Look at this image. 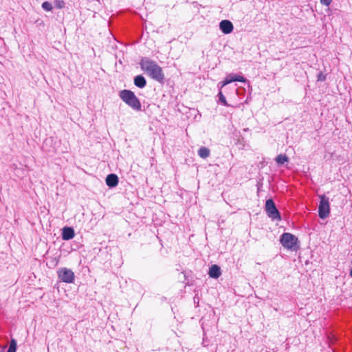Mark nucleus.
Wrapping results in <instances>:
<instances>
[{
	"label": "nucleus",
	"instance_id": "nucleus-1",
	"mask_svg": "<svg viewBox=\"0 0 352 352\" xmlns=\"http://www.w3.org/2000/svg\"><path fill=\"white\" fill-rule=\"evenodd\" d=\"M141 69L152 79L162 82L164 79V74L162 67L157 63L148 58H143L140 62Z\"/></svg>",
	"mask_w": 352,
	"mask_h": 352
},
{
	"label": "nucleus",
	"instance_id": "nucleus-2",
	"mask_svg": "<svg viewBox=\"0 0 352 352\" xmlns=\"http://www.w3.org/2000/svg\"><path fill=\"white\" fill-rule=\"evenodd\" d=\"M119 96L123 102L133 110L141 111L142 104L140 101L132 91L124 89L120 91Z\"/></svg>",
	"mask_w": 352,
	"mask_h": 352
},
{
	"label": "nucleus",
	"instance_id": "nucleus-3",
	"mask_svg": "<svg viewBox=\"0 0 352 352\" xmlns=\"http://www.w3.org/2000/svg\"><path fill=\"white\" fill-rule=\"evenodd\" d=\"M280 242L284 248L288 250H295L298 238L291 233L285 232L281 235Z\"/></svg>",
	"mask_w": 352,
	"mask_h": 352
},
{
	"label": "nucleus",
	"instance_id": "nucleus-4",
	"mask_svg": "<svg viewBox=\"0 0 352 352\" xmlns=\"http://www.w3.org/2000/svg\"><path fill=\"white\" fill-rule=\"evenodd\" d=\"M320 201L318 206V215L321 219H326L330 213L329 198L322 195L320 196Z\"/></svg>",
	"mask_w": 352,
	"mask_h": 352
},
{
	"label": "nucleus",
	"instance_id": "nucleus-5",
	"mask_svg": "<svg viewBox=\"0 0 352 352\" xmlns=\"http://www.w3.org/2000/svg\"><path fill=\"white\" fill-rule=\"evenodd\" d=\"M57 273L58 278L64 283H72L74 280V273L70 269L61 267L58 269Z\"/></svg>",
	"mask_w": 352,
	"mask_h": 352
},
{
	"label": "nucleus",
	"instance_id": "nucleus-6",
	"mask_svg": "<svg viewBox=\"0 0 352 352\" xmlns=\"http://www.w3.org/2000/svg\"><path fill=\"white\" fill-rule=\"evenodd\" d=\"M265 210L269 217L273 219H280V215L277 210L274 201L272 199H269L265 202Z\"/></svg>",
	"mask_w": 352,
	"mask_h": 352
},
{
	"label": "nucleus",
	"instance_id": "nucleus-7",
	"mask_svg": "<svg viewBox=\"0 0 352 352\" xmlns=\"http://www.w3.org/2000/svg\"><path fill=\"white\" fill-rule=\"evenodd\" d=\"M245 80H246L245 78L242 76L231 74L228 75L226 77V78L224 80V85H228L231 82H236V81L245 82Z\"/></svg>",
	"mask_w": 352,
	"mask_h": 352
},
{
	"label": "nucleus",
	"instance_id": "nucleus-8",
	"mask_svg": "<svg viewBox=\"0 0 352 352\" xmlns=\"http://www.w3.org/2000/svg\"><path fill=\"white\" fill-rule=\"evenodd\" d=\"M219 28L222 32L226 34L231 33L233 30V25L228 20L221 21L219 24Z\"/></svg>",
	"mask_w": 352,
	"mask_h": 352
},
{
	"label": "nucleus",
	"instance_id": "nucleus-9",
	"mask_svg": "<svg viewBox=\"0 0 352 352\" xmlns=\"http://www.w3.org/2000/svg\"><path fill=\"white\" fill-rule=\"evenodd\" d=\"M74 230L71 227H65L63 228L62 238L63 240L68 241L74 237Z\"/></svg>",
	"mask_w": 352,
	"mask_h": 352
},
{
	"label": "nucleus",
	"instance_id": "nucleus-10",
	"mask_svg": "<svg viewBox=\"0 0 352 352\" xmlns=\"http://www.w3.org/2000/svg\"><path fill=\"white\" fill-rule=\"evenodd\" d=\"M106 184L110 187L113 188L118 184V177L115 174H109L106 177Z\"/></svg>",
	"mask_w": 352,
	"mask_h": 352
},
{
	"label": "nucleus",
	"instance_id": "nucleus-11",
	"mask_svg": "<svg viewBox=\"0 0 352 352\" xmlns=\"http://www.w3.org/2000/svg\"><path fill=\"white\" fill-rule=\"evenodd\" d=\"M208 274H209L210 277H211V278H219L221 274L220 267H219L217 265H212L209 269Z\"/></svg>",
	"mask_w": 352,
	"mask_h": 352
},
{
	"label": "nucleus",
	"instance_id": "nucleus-12",
	"mask_svg": "<svg viewBox=\"0 0 352 352\" xmlns=\"http://www.w3.org/2000/svg\"><path fill=\"white\" fill-rule=\"evenodd\" d=\"M134 84L139 88H144L146 85V80L143 76L138 75L134 78Z\"/></svg>",
	"mask_w": 352,
	"mask_h": 352
},
{
	"label": "nucleus",
	"instance_id": "nucleus-13",
	"mask_svg": "<svg viewBox=\"0 0 352 352\" xmlns=\"http://www.w3.org/2000/svg\"><path fill=\"white\" fill-rule=\"evenodd\" d=\"M210 151L207 147L202 146L198 150L199 156L203 159L208 157L210 156Z\"/></svg>",
	"mask_w": 352,
	"mask_h": 352
},
{
	"label": "nucleus",
	"instance_id": "nucleus-14",
	"mask_svg": "<svg viewBox=\"0 0 352 352\" xmlns=\"http://www.w3.org/2000/svg\"><path fill=\"white\" fill-rule=\"evenodd\" d=\"M275 161L278 166L283 165L289 161V157L286 155L280 154L276 156Z\"/></svg>",
	"mask_w": 352,
	"mask_h": 352
},
{
	"label": "nucleus",
	"instance_id": "nucleus-15",
	"mask_svg": "<svg viewBox=\"0 0 352 352\" xmlns=\"http://www.w3.org/2000/svg\"><path fill=\"white\" fill-rule=\"evenodd\" d=\"M17 348V343L14 339H12L10 342L9 348L7 352H16Z\"/></svg>",
	"mask_w": 352,
	"mask_h": 352
},
{
	"label": "nucleus",
	"instance_id": "nucleus-16",
	"mask_svg": "<svg viewBox=\"0 0 352 352\" xmlns=\"http://www.w3.org/2000/svg\"><path fill=\"white\" fill-rule=\"evenodd\" d=\"M218 96H219V102L221 103H222L225 106H229V104H228V102L226 101V97L224 96V95L223 94L221 91H219V92L218 94Z\"/></svg>",
	"mask_w": 352,
	"mask_h": 352
},
{
	"label": "nucleus",
	"instance_id": "nucleus-17",
	"mask_svg": "<svg viewBox=\"0 0 352 352\" xmlns=\"http://www.w3.org/2000/svg\"><path fill=\"white\" fill-rule=\"evenodd\" d=\"M42 8L46 11H51L52 10V4L48 1H45L42 3Z\"/></svg>",
	"mask_w": 352,
	"mask_h": 352
},
{
	"label": "nucleus",
	"instance_id": "nucleus-18",
	"mask_svg": "<svg viewBox=\"0 0 352 352\" xmlns=\"http://www.w3.org/2000/svg\"><path fill=\"white\" fill-rule=\"evenodd\" d=\"M55 5L57 8H63L65 3L63 1L57 0L55 1Z\"/></svg>",
	"mask_w": 352,
	"mask_h": 352
},
{
	"label": "nucleus",
	"instance_id": "nucleus-19",
	"mask_svg": "<svg viewBox=\"0 0 352 352\" xmlns=\"http://www.w3.org/2000/svg\"><path fill=\"white\" fill-rule=\"evenodd\" d=\"M320 2L322 4L328 6L331 4L332 0H320Z\"/></svg>",
	"mask_w": 352,
	"mask_h": 352
},
{
	"label": "nucleus",
	"instance_id": "nucleus-20",
	"mask_svg": "<svg viewBox=\"0 0 352 352\" xmlns=\"http://www.w3.org/2000/svg\"><path fill=\"white\" fill-rule=\"evenodd\" d=\"M218 85L220 87V89H221L222 87H223L224 86H226V85H224V80L222 81V82H220Z\"/></svg>",
	"mask_w": 352,
	"mask_h": 352
},
{
	"label": "nucleus",
	"instance_id": "nucleus-21",
	"mask_svg": "<svg viewBox=\"0 0 352 352\" xmlns=\"http://www.w3.org/2000/svg\"><path fill=\"white\" fill-rule=\"evenodd\" d=\"M324 79H325V77L324 76H321V74H320V76H318V80L322 81V80H324Z\"/></svg>",
	"mask_w": 352,
	"mask_h": 352
}]
</instances>
